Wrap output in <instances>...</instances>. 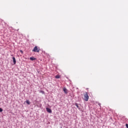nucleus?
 <instances>
[{"mask_svg": "<svg viewBox=\"0 0 128 128\" xmlns=\"http://www.w3.org/2000/svg\"><path fill=\"white\" fill-rule=\"evenodd\" d=\"M88 98H90V96H88V92H86L84 94V100L85 102H88Z\"/></svg>", "mask_w": 128, "mask_h": 128, "instance_id": "nucleus-2", "label": "nucleus"}, {"mask_svg": "<svg viewBox=\"0 0 128 128\" xmlns=\"http://www.w3.org/2000/svg\"><path fill=\"white\" fill-rule=\"evenodd\" d=\"M126 128H128V124H126Z\"/></svg>", "mask_w": 128, "mask_h": 128, "instance_id": "nucleus-11", "label": "nucleus"}, {"mask_svg": "<svg viewBox=\"0 0 128 128\" xmlns=\"http://www.w3.org/2000/svg\"><path fill=\"white\" fill-rule=\"evenodd\" d=\"M20 52L22 54V52H23L22 50H20Z\"/></svg>", "mask_w": 128, "mask_h": 128, "instance_id": "nucleus-12", "label": "nucleus"}, {"mask_svg": "<svg viewBox=\"0 0 128 128\" xmlns=\"http://www.w3.org/2000/svg\"><path fill=\"white\" fill-rule=\"evenodd\" d=\"M12 60H13L14 64H16V58L13 57Z\"/></svg>", "mask_w": 128, "mask_h": 128, "instance_id": "nucleus-5", "label": "nucleus"}, {"mask_svg": "<svg viewBox=\"0 0 128 128\" xmlns=\"http://www.w3.org/2000/svg\"><path fill=\"white\" fill-rule=\"evenodd\" d=\"M46 112H49V114H52V110H50V108H46Z\"/></svg>", "mask_w": 128, "mask_h": 128, "instance_id": "nucleus-3", "label": "nucleus"}, {"mask_svg": "<svg viewBox=\"0 0 128 128\" xmlns=\"http://www.w3.org/2000/svg\"><path fill=\"white\" fill-rule=\"evenodd\" d=\"M75 106H76V108H80V107L78 106V103H76V104H75Z\"/></svg>", "mask_w": 128, "mask_h": 128, "instance_id": "nucleus-9", "label": "nucleus"}, {"mask_svg": "<svg viewBox=\"0 0 128 128\" xmlns=\"http://www.w3.org/2000/svg\"><path fill=\"white\" fill-rule=\"evenodd\" d=\"M63 90H64V94H68V89H66V88H63Z\"/></svg>", "mask_w": 128, "mask_h": 128, "instance_id": "nucleus-4", "label": "nucleus"}, {"mask_svg": "<svg viewBox=\"0 0 128 128\" xmlns=\"http://www.w3.org/2000/svg\"><path fill=\"white\" fill-rule=\"evenodd\" d=\"M2 112V109L0 108V112Z\"/></svg>", "mask_w": 128, "mask_h": 128, "instance_id": "nucleus-10", "label": "nucleus"}, {"mask_svg": "<svg viewBox=\"0 0 128 128\" xmlns=\"http://www.w3.org/2000/svg\"><path fill=\"white\" fill-rule=\"evenodd\" d=\"M56 78H60V75H56V76H55Z\"/></svg>", "mask_w": 128, "mask_h": 128, "instance_id": "nucleus-8", "label": "nucleus"}, {"mask_svg": "<svg viewBox=\"0 0 128 128\" xmlns=\"http://www.w3.org/2000/svg\"><path fill=\"white\" fill-rule=\"evenodd\" d=\"M40 47L36 46L32 50V52H40Z\"/></svg>", "mask_w": 128, "mask_h": 128, "instance_id": "nucleus-1", "label": "nucleus"}, {"mask_svg": "<svg viewBox=\"0 0 128 128\" xmlns=\"http://www.w3.org/2000/svg\"><path fill=\"white\" fill-rule=\"evenodd\" d=\"M30 60H36V58H34V57H30Z\"/></svg>", "mask_w": 128, "mask_h": 128, "instance_id": "nucleus-6", "label": "nucleus"}, {"mask_svg": "<svg viewBox=\"0 0 128 128\" xmlns=\"http://www.w3.org/2000/svg\"><path fill=\"white\" fill-rule=\"evenodd\" d=\"M26 103L27 104H30V102L29 100H26Z\"/></svg>", "mask_w": 128, "mask_h": 128, "instance_id": "nucleus-7", "label": "nucleus"}]
</instances>
